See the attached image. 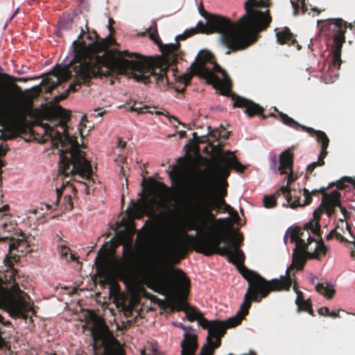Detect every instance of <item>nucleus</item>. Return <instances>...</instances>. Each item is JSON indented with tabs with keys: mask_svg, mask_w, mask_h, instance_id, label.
I'll use <instances>...</instances> for the list:
<instances>
[{
	"mask_svg": "<svg viewBox=\"0 0 355 355\" xmlns=\"http://www.w3.org/2000/svg\"><path fill=\"white\" fill-rule=\"evenodd\" d=\"M83 30L77 40L73 42L74 58L73 61L63 67L53 71L55 81H46L50 85L48 92L54 89L62 81H67L74 77L76 79L69 85L60 99L66 98L70 92H76L82 84L89 85L93 78L107 76L113 74H130L137 82L148 84L153 77L160 87L168 85L166 75L170 66L175 65L180 52V44H170L160 46L164 58L166 67L155 66L146 57L128 51H119L117 55L105 52L102 55L98 53L104 52L109 48L112 39H101L96 31L88 34L87 39L92 42L88 45L80 41L83 37Z\"/></svg>",
	"mask_w": 355,
	"mask_h": 355,
	"instance_id": "1",
	"label": "nucleus"
},
{
	"mask_svg": "<svg viewBox=\"0 0 355 355\" xmlns=\"http://www.w3.org/2000/svg\"><path fill=\"white\" fill-rule=\"evenodd\" d=\"M200 179L182 192L180 204L184 210L194 216L189 224V230L200 232L202 235L193 237L184 232L180 236L177 231L173 232L165 245V252L168 261L178 264L189 252V246L184 238L191 240L194 250L205 256L218 254L227 256L229 262L240 263L239 270L244 266V253L239 248L243 242L242 234L227 230L229 218H215L213 210L228 211L232 207L222 196L214 193L212 178L200 171ZM241 274V272H240Z\"/></svg>",
	"mask_w": 355,
	"mask_h": 355,
	"instance_id": "2",
	"label": "nucleus"
},
{
	"mask_svg": "<svg viewBox=\"0 0 355 355\" xmlns=\"http://www.w3.org/2000/svg\"><path fill=\"white\" fill-rule=\"evenodd\" d=\"M268 7L263 0H247L244 3L245 14L237 23L230 18L213 14L207 21L209 33L220 34L222 44L227 48L226 54L245 49L257 40V32L266 30L272 18L269 10L259 8Z\"/></svg>",
	"mask_w": 355,
	"mask_h": 355,
	"instance_id": "3",
	"label": "nucleus"
},
{
	"mask_svg": "<svg viewBox=\"0 0 355 355\" xmlns=\"http://www.w3.org/2000/svg\"><path fill=\"white\" fill-rule=\"evenodd\" d=\"M51 115L59 119L56 126L63 128V134L49 124L44 125L45 132L51 139L52 142L61 146L58 171L64 176L78 175L82 179L89 180L93 174L92 165L85 157L86 154L79 148L76 137L71 136L67 132V123L71 113L58 106L51 112Z\"/></svg>",
	"mask_w": 355,
	"mask_h": 355,
	"instance_id": "4",
	"label": "nucleus"
},
{
	"mask_svg": "<svg viewBox=\"0 0 355 355\" xmlns=\"http://www.w3.org/2000/svg\"><path fill=\"white\" fill-rule=\"evenodd\" d=\"M304 255L293 252L292 263L287 268L286 275L271 280H267L257 272L243 266L241 272L248 283V288L244 295V306L248 309L251 307L252 302H260L270 292L289 291L292 285L291 270L294 268L299 270L303 269L306 261Z\"/></svg>",
	"mask_w": 355,
	"mask_h": 355,
	"instance_id": "5",
	"label": "nucleus"
},
{
	"mask_svg": "<svg viewBox=\"0 0 355 355\" xmlns=\"http://www.w3.org/2000/svg\"><path fill=\"white\" fill-rule=\"evenodd\" d=\"M150 283L155 291H173V295L170 299L171 306L177 311H184L187 318L191 322L205 318L200 313L193 307L189 306L187 302L190 291V280L181 270H176L171 272L156 273L150 277Z\"/></svg>",
	"mask_w": 355,
	"mask_h": 355,
	"instance_id": "6",
	"label": "nucleus"
},
{
	"mask_svg": "<svg viewBox=\"0 0 355 355\" xmlns=\"http://www.w3.org/2000/svg\"><path fill=\"white\" fill-rule=\"evenodd\" d=\"M250 309V307L247 309L244 306L243 301L236 314L225 321H210L206 318L199 319V324L203 329L208 330L207 343L202 347L200 355H213L214 349L220 346L221 338L225 334L226 329L240 324L244 317L248 314ZM195 352L193 355H195Z\"/></svg>",
	"mask_w": 355,
	"mask_h": 355,
	"instance_id": "7",
	"label": "nucleus"
},
{
	"mask_svg": "<svg viewBox=\"0 0 355 355\" xmlns=\"http://www.w3.org/2000/svg\"><path fill=\"white\" fill-rule=\"evenodd\" d=\"M156 182L150 186L148 194L141 198L139 202H133L127 210V215L131 220L141 219L147 214L153 215L156 209L162 208L165 205L164 195Z\"/></svg>",
	"mask_w": 355,
	"mask_h": 355,
	"instance_id": "8",
	"label": "nucleus"
},
{
	"mask_svg": "<svg viewBox=\"0 0 355 355\" xmlns=\"http://www.w3.org/2000/svg\"><path fill=\"white\" fill-rule=\"evenodd\" d=\"M214 56L209 51H200L195 60L191 64L189 69L191 71L188 73L182 74L179 76V81L184 83V87L181 89H177L180 93H184L186 87L189 85L190 81L193 76H198L201 78L205 79L207 83L221 84L220 78L205 67L207 62H214Z\"/></svg>",
	"mask_w": 355,
	"mask_h": 355,
	"instance_id": "9",
	"label": "nucleus"
},
{
	"mask_svg": "<svg viewBox=\"0 0 355 355\" xmlns=\"http://www.w3.org/2000/svg\"><path fill=\"white\" fill-rule=\"evenodd\" d=\"M92 337L94 355H119L121 352L120 342L105 324L94 327Z\"/></svg>",
	"mask_w": 355,
	"mask_h": 355,
	"instance_id": "10",
	"label": "nucleus"
},
{
	"mask_svg": "<svg viewBox=\"0 0 355 355\" xmlns=\"http://www.w3.org/2000/svg\"><path fill=\"white\" fill-rule=\"evenodd\" d=\"M323 31L329 37L333 38L332 44V64L339 69L341 60V51L345 42L346 22L342 19H329L322 27Z\"/></svg>",
	"mask_w": 355,
	"mask_h": 355,
	"instance_id": "11",
	"label": "nucleus"
},
{
	"mask_svg": "<svg viewBox=\"0 0 355 355\" xmlns=\"http://www.w3.org/2000/svg\"><path fill=\"white\" fill-rule=\"evenodd\" d=\"M231 168L239 172L245 170V166L237 160L232 152L227 151L225 155H220L213 159L212 169L217 179L225 180L230 175Z\"/></svg>",
	"mask_w": 355,
	"mask_h": 355,
	"instance_id": "12",
	"label": "nucleus"
},
{
	"mask_svg": "<svg viewBox=\"0 0 355 355\" xmlns=\"http://www.w3.org/2000/svg\"><path fill=\"white\" fill-rule=\"evenodd\" d=\"M123 270L130 277L141 271L146 263L144 254L134 250L131 246L123 248Z\"/></svg>",
	"mask_w": 355,
	"mask_h": 355,
	"instance_id": "13",
	"label": "nucleus"
},
{
	"mask_svg": "<svg viewBox=\"0 0 355 355\" xmlns=\"http://www.w3.org/2000/svg\"><path fill=\"white\" fill-rule=\"evenodd\" d=\"M11 80H13L12 77L7 73L0 72V120L4 117L6 110L10 105L11 94L19 96L22 95L21 87L16 84H13L11 91L8 92L4 83Z\"/></svg>",
	"mask_w": 355,
	"mask_h": 355,
	"instance_id": "14",
	"label": "nucleus"
},
{
	"mask_svg": "<svg viewBox=\"0 0 355 355\" xmlns=\"http://www.w3.org/2000/svg\"><path fill=\"white\" fill-rule=\"evenodd\" d=\"M232 99L234 100L233 107L245 108L244 112L249 117H252L257 114L260 115L263 119H266L268 117L279 119L278 113L275 114L274 112H270L268 115H265L263 113L264 109L259 104H257L249 99L239 96H234Z\"/></svg>",
	"mask_w": 355,
	"mask_h": 355,
	"instance_id": "15",
	"label": "nucleus"
},
{
	"mask_svg": "<svg viewBox=\"0 0 355 355\" xmlns=\"http://www.w3.org/2000/svg\"><path fill=\"white\" fill-rule=\"evenodd\" d=\"M309 231L305 230V227H295L291 230L290 234L291 241L295 243L293 252L296 251L297 253H302V254L307 256V252H309L306 250L311 243L315 241V239L310 236Z\"/></svg>",
	"mask_w": 355,
	"mask_h": 355,
	"instance_id": "16",
	"label": "nucleus"
},
{
	"mask_svg": "<svg viewBox=\"0 0 355 355\" xmlns=\"http://www.w3.org/2000/svg\"><path fill=\"white\" fill-rule=\"evenodd\" d=\"M334 185H336V184L331 182L327 187H322L310 192L311 195L314 196L319 193L322 194V206H324L329 216H331L334 214L335 205H338L339 198H340V193L337 190L333 191L330 193H327V191Z\"/></svg>",
	"mask_w": 355,
	"mask_h": 355,
	"instance_id": "17",
	"label": "nucleus"
},
{
	"mask_svg": "<svg viewBox=\"0 0 355 355\" xmlns=\"http://www.w3.org/2000/svg\"><path fill=\"white\" fill-rule=\"evenodd\" d=\"M306 129L311 137H316L317 141L321 143V151L318 156V160L311 163L306 168L307 173H311L317 166H321L324 164V159L327 155V150L329 146V139L323 131L316 130L313 128Z\"/></svg>",
	"mask_w": 355,
	"mask_h": 355,
	"instance_id": "18",
	"label": "nucleus"
},
{
	"mask_svg": "<svg viewBox=\"0 0 355 355\" xmlns=\"http://www.w3.org/2000/svg\"><path fill=\"white\" fill-rule=\"evenodd\" d=\"M293 159L294 155L291 149L288 148L282 152L279 156V165L278 166V171L280 174H286V181L288 187L293 183L295 178L293 177Z\"/></svg>",
	"mask_w": 355,
	"mask_h": 355,
	"instance_id": "19",
	"label": "nucleus"
},
{
	"mask_svg": "<svg viewBox=\"0 0 355 355\" xmlns=\"http://www.w3.org/2000/svg\"><path fill=\"white\" fill-rule=\"evenodd\" d=\"M156 225L157 223L154 220H147L145 222L143 227L145 230L138 235L140 245L144 249L149 247L154 241Z\"/></svg>",
	"mask_w": 355,
	"mask_h": 355,
	"instance_id": "20",
	"label": "nucleus"
},
{
	"mask_svg": "<svg viewBox=\"0 0 355 355\" xmlns=\"http://www.w3.org/2000/svg\"><path fill=\"white\" fill-rule=\"evenodd\" d=\"M324 210H325V208L324 206H322L321 204L320 206L314 211L313 219L304 226L305 230H310L313 234L318 236H320V233L322 232L320 230V220Z\"/></svg>",
	"mask_w": 355,
	"mask_h": 355,
	"instance_id": "21",
	"label": "nucleus"
},
{
	"mask_svg": "<svg viewBox=\"0 0 355 355\" xmlns=\"http://www.w3.org/2000/svg\"><path fill=\"white\" fill-rule=\"evenodd\" d=\"M181 347L182 355H193L198 347L196 335L185 333L184 340L181 343Z\"/></svg>",
	"mask_w": 355,
	"mask_h": 355,
	"instance_id": "22",
	"label": "nucleus"
},
{
	"mask_svg": "<svg viewBox=\"0 0 355 355\" xmlns=\"http://www.w3.org/2000/svg\"><path fill=\"white\" fill-rule=\"evenodd\" d=\"M208 31H209V28L208 27L207 22L204 24L202 21H199L196 28L187 30L183 34L178 35L176 37V40L179 41L186 40L187 38L198 33L209 34L210 33Z\"/></svg>",
	"mask_w": 355,
	"mask_h": 355,
	"instance_id": "23",
	"label": "nucleus"
},
{
	"mask_svg": "<svg viewBox=\"0 0 355 355\" xmlns=\"http://www.w3.org/2000/svg\"><path fill=\"white\" fill-rule=\"evenodd\" d=\"M211 64H214L213 67V72H218L221 73L223 76V80H221L222 83L221 84H214V83H210L211 85H213L214 87L216 88H223L225 89L227 92H229L230 90L231 87V80L230 78L228 77V75L227 72L218 64H217L215 60H214V62Z\"/></svg>",
	"mask_w": 355,
	"mask_h": 355,
	"instance_id": "24",
	"label": "nucleus"
},
{
	"mask_svg": "<svg viewBox=\"0 0 355 355\" xmlns=\"http://www.w3.org/2000/svg\"><path fill=\"white\" fill-rule=\"evenodd\" d=\"M319 241H314L315 248L313 252H307V257L310 259H316L320 260L321 257L326 255L328 248L324 245V241L322 239V232L320 236H318Z\"/></svg>",
	"mask_w": 355,
	"mask_h": 355,
	"instance_id": "25",
	"label": "nucleus"
},
{
	"mask_svg": "<svg viewBox=\"0 0 355 355\" xmlns=\"http://www.w3.org/2000/svg\"><path fill=\"white\" fill-rule=\"evenodd\" d=\"M277 194H282L285 196L288 203L290 204V207L293 209L298 207H302V202L300 201V196H293L291 193V189L288 187H282L277 191Z\"/></svg>",
	"mask_w": 355,
	"mask_h": 355,
	"instance_id": "26",
	"label": "nucleus"
},
{
	"mask_svg": "<svg viewBox=\"0 0 355 355\" xmlns=\"http://www.w3.org/2000/svg\"><path fill=\"white\" fill-rule=\"evenodd\" d=\"M272 109H273L274 112H278L279 120H281L283 123L297 130L300 129L308 133V131L306 128H311L310 127H306L300 124L298 122L288 116L287 114L279 111L276 107H272Z\"/></svg>",
	"mask_w": 355,
	"mask_h": 355,
	"instance_id": "27",
	"label": "nucleus"
},
{
	"mask_svg": "<svg viewBox=\"0 0 355 355\" xmlns=\"http://www.w3.org/2000/svg\"><path fill=\"white\" fill-rule=\"evenodd\" d=\"M277 42L281 44L294 45L297 42L294 35L291 32L288 28H284L283 30L276 33Z\"/></svg>",
	"mask_w": 355,
	"mask_h": 355,
	"instance_id": "28",
	"label": "nucleus"
},
{
	"mask_svg": "<svg viewBox=\"0 0 355 355\" xmlns=\"http://www.w3.org/2000/svg\"><path fill=\"white\" fill-rule=\"evenodd\" d=\"M315 290L319 293L323 295L328 299H331L334 297L335 290L333 286L330 284L324 286L323 284L319 283L315 286Z\"/></svg>",
	"mask_w": 355,
	"mask_h": 355,
	"instance_id": "29",
	"label": "nucleus"
},
{
	"mask_svg": "<svg viewBox=\"0 0 355 355\" xmlns=\"http://www.w3.org/2000/svg\"><path fill=\"white\" fill-rule=\"evenodd\" d=\"M183 173L184 168L179 164H175L172 166V169L169 172V177L172 181L182 182Z\"/></svg>",
	"mask_w": 355,
	"mask_h": 355,
	"instance_id": "30",
	"label": "nucleus"
},
{
	"mask_svg": "<svg viewBox=\"0 0 355 355\" xmlns=\"http://www.w3.org/2000/svg\"><path fill=\"white\" fill-rule=\"evenodd\" d=\"M282 194H277V191L270 196H265L263 200V206L266 208H272L277 205V197Z\"/></svg>",
	"mask_w": 355,
	"mask_h": 355,
	"instance_id": "31",
	"label": "nucleus"
},
{
	"mask_svg": "<svg viewBox=\"0 0 355 355\" xmlns=\"http://www.w3.org/2000/svg\"><path fill=\"white\" fill-rule=\"evenodd\" d=\"M297 311H306L312 316L315 315L314 311L312 309L311 301L310 299L300 302V304H298L297 306Z\"/></svg>",
	"mask_w": 355,
	"mask_h": 355,
	"instance_id": "32",
	"label": "nucleus"
},
{
	"mask_svg": "<svg viewBox=\"0 0 355 355\" xmlns=\"http://www.w3.org/2000/svg\"><path fill=\"white\" fill-rule=\"evenodd\" d=\"M21 236L23 238L18 239L17 240H14V239L10 238V240L12 241V243L9 244V253L12 254V251L17 250L19 252V248L22 245V244H25L26 241H25V236L24 234H21Z\"/></svg>",
	"mask_w": 355,
	"mask_h": 355,
	"instance_id": "33",
	"label": "nucleus"
},
{
	"mask_svg": "<svg viewBox=\"0 0 355 355\" xmlns=\"http://www.w3.org/2000/svg\"><path fill=\"white\" fill-rule=\"evenodd\" d=\"M59 252H60V257L63 259H66L68 261V255L70 254V260L71 261H74L76 260V257L74 254H73L72 253H71V250L69 248H68L67 246L66 245H61L59 247Z\"/></svg>",
	"mask_w": 355,
	"mask_h": 355,
	"instance_id": "34",
	"label": "nucleus"
},
{
	"mask_svg": "<svg viewBox=\"0 0 355 355\" xmlns=\"http://www.w3.org/2000/svg\"><path fill=\"white\" fill-rule=\"evenodd\" d=\"M339 229H341V231L343 232V227L338 225L334 230H332L329 233H332L334 237H336L338 241L341 243L349 242L347 239H346L339 232Z\"/></svg>",
	"mask_w": 355,
	"mask_h": 355,
	"instance_id": "35",
	"label": "nucleus"
},
{
	"mask_svg": "<svg viewBox=\"0 0 355 355\" xmlns=\"http://www.w3.org/2000/svg\"><path fill=\"white\" fill-rule=\"evenodd\" d=\"M62 207H63L64 211H69L72 210L73 207V202L70 195H66L62 202Z\"/></svg>",
	"mask_w": 355,
	"mask_h": 355,
	"instance_id": "36",
	"label": "nucleus"
},
{
	"mask_svg": "<svg viewBox=\"0 0 355 355\" xmlns=\"http://www.w3.org/2000/svg\"><path fill=\"white\" fill-rule=\"evenodd\" d=\"M345 182L351 183L354 186L355 189V180H353L351 178L344 177L340 181L336 182V187L338 189H344L345 188Z\"/></svg>",
	"mask_w": 355,
	"mask_h": 355,
	"instance_id": "37",
	"label": "nucleus"
},
{
	"mask_svg": "<svg viewBox=\"0 0 355 355\" xmlns=\"http://www.w3.org/2000/svg\"><path fill=\"white\" fill-rule=\"evenodd\" d=\"M303 195L304 196V200L302 204V207H304L309 205L312 202V195L309 191V189L304 188L303 189Z\"/></svg>",
	"mask_w": 355,
	"mask_h": 355,
	"instance_id": "38",
	"label": "nucleus"
},
{
	"mask_svg": "<svg viewBox=\"0 0 355 355\" xmlns=\"http://www.w3.org/2000/svg\"><path fill=\"white\" fill-rule=\"evenodd\" d=\"M230 132H225L224 130L219 131L218 130H214L213 134L211 135L216 139H218V138L222 137L224 139H227L229 137Z\"/></svg>",
	"mask_w": 355,
	"mask_h": 355,
	"instance_id": "39",
	"label": "nucleus"
},
{
	"mask_svg": "<svg viewBox=\"0 0 355 355\" xmlns=\"http://www.w3.org/2000/svg\"><path fill=\"white\" fill-rule=\"evenodd\" d=\"M198 11L200 15L206 19L207 22L208 21V20H209V19H210L211 17L213 15V14L209 13L205 10L202 2L200 3L198 6Z\"/></svg>",
	"mask_w": 355,
	"mask_h": 355,
	"instance_id": "40",
	"label": "nucleus"
},
{
	"mask_svg": "<svg viewBox=\"0 0 355 355\" xmlns=\"http://www.w3.org/2000/svg\"><path fill=\"white\" fill-rule=\"evenodd\" d=\"M8 148L7 149H5L3 148L1 146H0V157H3L4 156L7 151H8ZM4 166V163L0 159V185L2 183V181H1V174H2V170H1V168Z\"/></svg>",
	"mask_w": 355,
	"mask_h": 355,
	"instance_id": "41",
	"label": "nucleus"
},
{
	"mask_svg": "<svg viewBox=\"0 0 355 355\" xmlns=\"http://www.w3.org/2000/svg\"><path fill=\"white\" fill-rule=\"evenodd\" d=\"M64 188H65L64 184H63L60 188H56V200L53 203L55 205H56V206L58 205V203L60 201V199L62 196L63 191H64Z\"/></svg>",
	"mask_w": 355,
	"mask_h": 355,
	"instance_id": "42",
	"label": "nucleus"
},
{
	"mask_svg": "<svg viewBox=\"0 0 355 355\" xmlns=\"http://www.w3.org/2000/svg\"><path fill=\"white\" fill-rule=\"evenodd\" d=\"M150 38L153 41H154L155 43L159 45V42H161L160 38L159 37L157 28L155 27V31L152 33H150Z\"/></svg>",
	"mask_w": 355,
	"mask_h": 355,
	"instance_id": "43",
	"label": "nucleus"
},
{
	"mask_svg": "<svg viewBox=\"0 0 355 355\" xmlns=\"http://www.w3.org/2000/svg\"><path fill=\"white\" fill-rule=\"evenodd\" d=\"M110 294L113 296L114 299H116L119 295V285H113L110 288Z\"/></svg>",
	"mask_w": 355,
	"mask_h": 355,
	"instance_id": "44",
	"label": "nucleus"
},
{
	"mask_svg": "<svg viewBox=\"0 0 355 355\" xmlns=\"http://www.w3.org/2000/svg\"><path fill=\"white\" fill-rule=\"evenodd\" d=\"M293 289L296 291V293H297V298L295 300V303H296L297 306H298V304H300V302H304L305 300L304 299V295L302 291L297 290V288H295V286H293Z\"/></svg>",
	"mask_w": 355,
	"mask_h": 355,
	"instance_id": "45",
	"label": "nucleus"
},
{
	"mask_svg": "<svg viewBox=\"0 0 355 355\" xmlns=\"http://www.w3.org/2000/svg\"><path fill=\"white\" fill-rule=\"evenodd\" d=\"M349 234L353 238V241H349L348 243H351L354 244V249L351 250L350 255L352 258L355 259V234L352 230H349Z\"/></svg>",
	"mask_w": 355,
	"mask_h": 355,
	"instance_id": "46",
	"label": "nucleus"
},
{
	"mask_svg": "<svg viewBox=\"0 0 355 355\" xmlns=\"http://www.w3.org/2000/svg\"><path fill=\"white\" fill-rule=\"evenodd\" d=\"M349 234L353 238V241H349L348 243H351L354 244V249L351 250L350 255L352 258L355 259V234L352 230H349Z\"/></svg>",
	"mask_w": 355,
	"mask_h": 355,
	"instance_id": "47",
	"label": "nucleus"
},
{
	"mask_svg": "<svg viewBox=\"0 0 355 355\" xmlns=\"http://www.w3.org/2000/svg\"><path fill=\"white\" fill-rule=\"evenodd\" d=\"M298 1H299V0H297V2L291 1V3H292L293 8V14L295 16H297L299 15V10H300V6Z\"/></svg>",
	"mask_w": 355,
	"mask_h": 355,
	"instance_id": "48",
	"label": "nucleus"
},
{
	"mask_svg": "<svg viewBox=\"0 0 355 355\" xmlns=\"http://www.w3.org/2000/svg\"><path fill=\"white\" fill-rule=\"evenodd\" d=\"M318 312L320 315L329 316V310L327 307L323 306L319 309Z\"/></svg>",
	"mask_w": 355,
	"mask_h": 355,
	"instance_id": "49",
	"label": "nucleus"
},
{
	"mask_svg": "<svg viewBox=\"0 0 355 355\" xmlns=\"http://www.w3.org/2000/svg\"><path fill=\"white\" fill-rule=\"evenodd\" d=\"M148 109V107L145 106L144 107H136V105L135 104L131 110L132 111H135V112H137L138 113H145L146 111H144V110H147Z\"/></svg>",
	"mask_w": 355,
	"mask_h": 355,
	"instance_id": "50",
	"label": "nucleus"
},
{
	"mask_svg": "<svg viewBox=\"0 0 355 355\" xmlns=\"http://www.w3.org/2000/svg\"><path fill=\"white\" fill-rule=\"evenodd\" d=\"M338 207L340 208L341 213L343 214L345 218H346L349 214H348L347 209L345 207L341 206L340 200V199H339V204H338V205H335V207Z\"/></svg>",
	"mask_w": 355,
	"mask_h": 355,
	"instance_id": "51",
	"label": "nucleus"
},
{
	"mask_svg": "<svg viewBox=\"0 0 355 355\" xmlns=\"http://www.w3.org/2000/svg\"><path fill=\"white\" fill-rule=\"evenodd\" d=\"M301 8L302 12L303 14L306 13L308 11L309 8L307 4L306 3V0H301Z\"/></svg>",
	"mask_w": 355,
	"mask_h": 355,
	"instance_id": "52",
	"label": "nucleus"
},
{
	"mask_svg": "<svg viewBox=\"0 0 355 355\" xmlns=\"http://www.w3.org/2000/svg\"><path fill=\"white\" fill-rule=\"evenodd\" d=\"M15 310L19 313L22 314L23 312V305L21 303H17L14 304Z\"/></svg>",
	"mask_w": 355,
	"mask_h": 355,
	"instance_id": "53",
	"label": "nucleus"
},
{
	"mask_svg": "<svg viewBox=\"0 0 355 355\" xmlns=\"http://www.w3.org/2000/svg\"><path fill=\"white\" fill-rule=\"evenodd\" d=\"M339 223L342 225H345L346 230L348 231V232H349V230H352L350 225L347 223H345V220L344 219H340L339 220Z\"/></svg>",
	"mask_w": 355,
	"mask_h": 355,
	"instance_id": "54",
	"label": "nucleus"
},
{
	"mask_svg": "<svg viewBox=\"0 0 355 355\" xmlns=\"http://www.w3.org/2000/svg\"><path fill=\"white\" fill-rule=\"evenodd\" d=\"M168 119H169V121H170L172 124H173L174 125H175V123H174L175 122H177V123H178V124H180V122L178 121V119L175 116H170L168 117Z\"/></svg>",
	"mask_w": 355,
	"mask_h": 355,
	"instance_id": "55",
	"label": "nucleus"
},
{
	"mask_svg": "<svg viewBox=\"0 0 355 355\" xmlns=\"http://www.w3.org/2000/svg\"><path fill=\"white\" fill-rule=\"evenodd\" d=\"M114 20L112 18H110L108 27H109V31L111 34L114 31V28L112 27V24H114Z\"/></svg>",
	"mask_w": 355,
	"mask_h": 355,
	"instance_id": "56",
	"label": "nucleus"
},
{
	"mask_svg": "<svg viewBox=\"0 0 355 355\" xmlns=\"http://www.w3.org/2000/svg\"><path fill=\"white\" fill-rule=\"evenodd\" d=\"M94 112H96V116H101L104 114V113L105 112V110L103 111V108H98V109H96L94 110Z\"/></svg>",
	"mask_w": 355,
	"mask_h": 355,
	"instance_id": "57",
	"label": "nucleus"
},
{
	"mask_svg": "<svg viewBox=\"0 0 355 355\" xmlns=\"http://www.w3.org/2000/svg\"><path fill=\"white\" fill-rule=\"evenodd\" d=\"M329 316L333 318H339L340 317V315H339V311H338L329 312Z\"/></svg>",
	"mask_w": 355,
	"mask_h": 355,
	"instance_id": "58",
	"label": "nucleus"
},
{
	"mask_svg": "<svg viewBox=\"0 0 355 355\" xmlns=\"http://www.w3.org/2000/svg\"><path fill=\"white\" fill-rule=\"evenodd\" d=\"M310 7H311V10H313V11H316L318 12V14L320 13L321 12V10H319L318 8L316 7H312L311 5H310Z\"/></svg>",
	"mask_w": 355,
	"mask_h": 355,
	"instance_id": "59",
	"label": "nucleus"
},
{
	"mask_svg": "<svg viewBox=\"0 0 355 355\" xmlns=\"http://www.w3.org/2000/svg\"><path fill=\"white\" fill-rule=\"evenodd\" d=\"M333 238H334L333 234L332 233H329V234L327 236L326 239L327 241H329V240L332 239Z\"/></svg>",
	"mask_w": 355,
	"mask_h": 355,
	"instance_id": "60",
	"label": "nucleus"
},
{
	"mask_svg": "<svg viewBox=\"0 0 355 355\" xmlns=\"http://www.w3.org/2000/svg\"><path fill=\"white\" fill-rule=\"evenodd\" d=\"M87 121V116L86 115H83L82 116V119H81V123H83Z\"/></svg>",
	"mask_w": 355,
	"mask_h": 355,
	"instance_id": "61",
	"label": "nucleus"
},
{
	"mask_svg": "<svg viewBox=\"0 0 355 355\" xmlns=\"http://www.w3.org/2000/svg\"><path fill=\"white\" fill-rule=\"evenodd\" d=\"M19 12V8H17L12 14L11 18H10V20H12L15 16Z\"/></svg>",
	"mask_w": 355,
	"mask_h": 355,
	"instance_id": "62",
	"label": "nucleus"
},
{
	"mask_svg": "<svg viewBox=\"0 0 355 355\" xmlns=\"http://www.w3.org/2000/svg\"><path fill=\"white\" fill-rule=\"evenodd\" d=\"M8 205H4V206H3V207H2V208H1V209H0V212H1V211H6V210H7V209H8Z\"/></svg>",
	"mask_w": 355,
	"mask_h": 355,
	"instance_id": "63",
	"label": "nucleus"
},
{
	"mask_svg": "<svg viewBox=\"0 0 355 355\" xmlns=\"http://www.w3.org/2000/svg\"><path fill=\"white\" fill-rule=\"evenodd\" d=\"M119 145L122 147V148H124L125 146V142H122L121 141H119Z\"/></svg>",
	"mask_w": 355,
	"mask_h": 355,
	"instance_id": "64",
	"label": "nucleus"
}]
</instances>
